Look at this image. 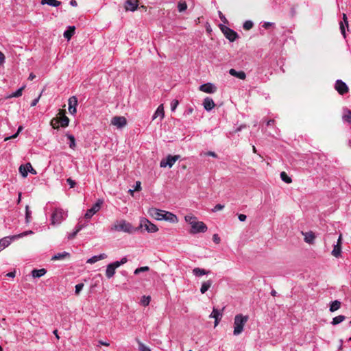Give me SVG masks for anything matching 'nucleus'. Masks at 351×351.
Returning <instances> with one entry per match:
<instances>
[{"label": "nucleus", "instance_id": "41", "mask_svg": "<svg viewBox=\"0 0 351 351\" xmlns=\"http://www.w3.org/2000/svg\"><path fill=\"white\" fill-rule=\"evenodd\" d=\"M25 86H22L18 90H16L15 92L12 93L10 95V97H19L22 95L23 90L24 89Z\"/></svg>", "mask_w": 351, "mask_h": 351}, {"label": "nucleus", "instance_id": "24", "mask_svg": "<svg viewBox=\"0 0 351 351\" xmlns=\"http://www.w3.org/2000/svg\"><path fill=\"white\" fill-rule=\"evenodd\" d=\"M210 272V271L209 270H206L199 267H195L192 271L193 274L196 277H200L204 275L208 274Z\"/></svg>", "mask_w": 351, "mask_h": 351}, {"label": "nucleus", "instance_id": "55", "mask_svg": "<svg viewBox=\"0 0 351 351\" xmlns=\"http://www.w3.org/2000/svg\"><path fill=\"white\" fill-rule=\"evenodd\" d=\"M254 23H243V28L246 30H250L253 27Z\"/></svg>", "mask_w": 351, "mask_h": 351}, {"label": "nucleus", "instance_id": "51", "mask_svg": "<svg viewBox=\"0 0 351 351\" xmlns=\"http://www.w3.org/2000/svg\"><path fill=\"white\" fill-rule=\"evenodd\" d=\"M87 225L86 224H77L75 228V230L79 232L80 230H82L83 228H84Z\"/></svg>", "mask_w": 351, "mask_h": 351}, {"label": "nucleus", "instance_id": "1", "mask_svg": "<svg viewBox=\"0 0 351 351\" xmlns=\"http://www.w3.org/2000/svg\"><path fill=\"white\" fill-rule=\"evenodd\" d=\"M185 221L191 226L190 232L191 234H197L199 232H205L208 228L202 221H198L197 217L192 215H186Z\"/></svg>", "mask_w": 351, "mask_h": 351}, {"label": "nucleus", "instance_id": "2", "mask_svg": "<svg viewBox=\"0 0 351 351\" xmlns=\"http://www.w3.org/2000/svg\"><path fill=\"white\" fill-rule=\"evenodd\" d=\"M248 319L249 317L247 315L242 314L235 315L234 319V335L238 336L243 331L244 326L248 321Z\"/></svg>", "mask_w": 351, "mask_h": 351}, {"label": "nucleus", "instance_id": "34", "mask_svg": "<svg viewBox=\"0 0 351 351\" xmlns=\"http://www.w3.org/2000/svg\"><path fill=\"white\" fill-rule=\"evenodd\" d=\"M59 122L62 127L65 128L69 125V119L66 116L64 115L60 118Z\"/></svg>", "mask_w": 351, "mask_h": 351}, {"label": "nucleus", "instance_id": "19", "mask_svg": "<svg viewBox=\"0 0 351 351\" xmlns=\"http://www.w3.org/2000/svg\"><path fill=\"white\" fill-rule=\"evenodd\" d=\"M137 0H126L125 3V8L126 10L134 11L138 8Z\"/></svg>", "mask_w": 351, "mask_h": 351}, {"label": "nucleus", "instance_id": "21", "mask_svg": "<svg viewBox=\"0 0 351 351\" xmlns=\"http://www.w3.org/2000/svg\"><path fill=\"white\" fill-rule=\"evenodd\" d=\"M164 116H165L164 108H163V105L161 104L157 108L156 112H154V114L152 117V119L154 120L156 118L160 117V121H162V119L164 118Z\"/></svg>", "mask_w": 351, "mask_h": 351}, {"label": "nucleus", "instance_id": "27", "mask_svg": "<svg viewBox=\"0 0 351 351\" xmlns=\"http://www.w3.org/2000/svg\"><path fill=\"white\" fill-rule=\"evenodd\" d=\"M213 281L211 280H208L207 281H204L202 283V286L200 288L201 293H205L212 286Z\"/></svg>", "mask_w": 351, "mask_h": 351}, {"label": "nucleus", "instance_id": "60", "mask_svg": "<svg viewBox=\"0 0 351 351\" xmlns=\"http://www.w3.org/2000/svg\"><path fill=\"white\" fill-rule=\"evenodd\" d=\"M238 218H239V221H245L246 220L247 217L244 214H240V215H239Z\"/></svg>", "mask_w": 351, "mask_h": 351}, {"label": "nucleus", "instance_id": "18", "mask_svg": "<svg viewBox=\"0 0 351 351\" xmlns=\"http://www.w3.org/2000/svg\"><path fill=\"white\" fill-rule=\"evenodd\" d=\"M203 106L206 111H210L215 106V104L212 98L207 97L204 99Z\"/></svg>", "mask_w": 351, "mask_h": 351}, {"label": "nucleus", "instance_id": "3", "mask_svg": "<svg viewBox=\"0 0 351 351\" xmlns=\"http://www.w3.org/2000/svg\"><path fill=\"white\" fill-rule=\"evenodd\" d=\"M112 231L124 232L127 233H132L134 231V228L132 224L125 220L121 219L117 221L110 228Z\"/></svg>", "mask_w": 351, "mask_h": 351}, {"label": "nucleus", "instance_id": "63", "mask_svg": "<svg viewBox=\"0 0 351 351\" xmlns=\"http://www.w3.org/2000/svg\"><path fill=\"white\" fill-rule=\"evenodd\" d=\"M98 343H99V345H98V346H99V345H102V346H108L110 345V343H109L108 342L104 341H102V340H99V341H98Z\"/></svg>", "mask_w": 351, "mask_h": 351}, {"label": "nucleus", "instance_id": "15", "mask_svg": "<svg viewBox=\"0 0 351 351\" xmlns=\"http://www.w3.org/2000/svg\"><path fill=\"white\" fill-rule=\"evenodd\" d=\"M199 90L206 93H214L217 90L216 86L212 83H206L202 84L199 88Z\"/></svg>", "mask_w": 351, "mask_h": 351}, {"label": "nucleus", "instance_id": "30", "mask_svg": "<svg viewBox=\"0 0 351 351\" xmlns=\"http://www.w3.org/2000/svg\"><path fill=\"white\" fill-rule=\"evenodd\" d=\"M41 4L58 7L61 4V2L58 0H41Z\"/></svg>", "mask_w": 351, "mask_h": 351}, {"label": "nucleus", "instance_id": "56", "mask_svg": "<svg viewBox=\"0 0 351 351\" xmlns=\"http://www.w3.org/2000/svg\"><path fill=\"white\" fill-rule=\"evenodd\" d=\"M149 302H150V298L149 297H147V298L144 297V299L142 300V303H143V304L144 306L149 305Z\"/></svg>", "mask_w": 351, "mask_h": 351}, {"label": "nucleus", "instance_id": "31", "mask_svg": "<svg viewBox=\"0 0 351 351\" xmlns=\"http://www.w3.org/2000/svg\"><path fill=\"white\" fill-rule=\"evenodd\" d=\"M66 136L69 140V147L71 148L72 149H75L76 147L75 136L70 134H66Z\"/></svg>", "mask_w": 351, "mask_h": 351}, {"label": "nucleus", "instance_id": "7", "mask_svg": "<svg viewBox=\"0 0 351 351\" xmlns=\"http://www.w3.org/2000/svg\"><path fill=\"white\" fill-rule=\"evenodd\" d=\"M104 204L102 199H98L96 203L88 210L84 215L86 219H90L95 213H97L101 208Z\"/></svg>", "mask_w": 351, "mask_h": 351}, {"label": "nucleus", "instance_id": "40", "mask_svg": "<svg viewBox=\"0 0 351 351\" xmlns=\"http://www.w3.org/2000/svg\"><path fill=\"white\" fill-rule=\"evenodd\" d=\"M23 126L20 125L18 128L17 132L14 134L10 136L5 137L4 141H7L9 139L16 138L18 136L19 134L23 130Z\"/></svg>", "mask_w": 351, "mask_h": 351}, {"label": "nucleus", "instance_id": "54", "mask_svg": "<svg viewBox=\"0 0 351 351\" xmlns=\"http://www.w3.org/2000/svg\"><path fill=\"white\" fill-rule=\"evenodd\" d=\"M77 233H78V232H77L75 230H74V231H73V232L69 233V234H68V239H74V238L75 237V236L77 235Z\"/></svg>", "mask_w": 351, "mask_h": 351}, {"label": "nucleus", "instance_id": "45", "mask_svg": "<svg viewBox=\"0 0 351 351\" xmlns=\"http://www.w3.org/2000/svg\"><path fill=\"white\" fill-rule=\"evenodd\" d=\"M343 120L348 123H351V111L348 110L347 113L343 115Z\"/></svg>", "mask_w": 351, "mask_h": 351}, {"label": "nucleus", "instance_id": "50", "mask_svg": "<svg viewBox=\"0 0 351 351\" xmlns=\"http://www.w3.org/2000/svg\"><path fill=\"white\" fill-rule=\"evenodd\" d=\"M213 240L217 244L219 243L220 241H221L220 237H219V235L217 234H213Z\"/></svg>", "mask_w": 351, "mask_h": 351}, {"label": "nucleus", "instance_id": "23", "mask_svg": "<svg viewBox=\"0 0 351 351\" xmlns=\"http://www.w3.org/2000/svg\"><path fill=\"white\" fill-rule=\"evenodd\" d=\"M302 234L304 236V241L306 243L308 244H313L314 243L315 236L313 232H302Z\"/></svg>", "mask_w": 351, "mask_h": 351}, {"label": "nucleus", "instance_id": "13", "mask_svg": "<svg viewBox=\"0 0 351 351\" xmlns=\"http://www.w3.org/2000/svg\"><path fill=\"white\" fill-rule=\"evenodd\" d=\"M69 111L70 114H75L77 112V99L75 96H72L69 99Z\"/></svg>", "mask_w": 351, "mask_h": 351}, {"label": "nucleus", "instance_id": "57", "mask_svg": "<svg viewBox=\"0 0 351 351\" xmlns=\"http://www.w3.org/2000/svg\"><path fill=\"white\" fill-rule=\"evenodd\" d=\"M40 96H41V94L36 99H34L32 103H31V106H36V104H38V102L39 101V99L40 98Z\"/></svg>", "mask_w": 351, "mask_h": 351}, {"label": "nucleus", "instance_id": "36", "mask_svg": "<svg viewBox=\"0 0 351 351\" xmlns=\"http://www.w3.org/2000/svg\"><path fill=\"white\" fill-rule=\"evenodd\" d=\"M280 178L283 182H285L287 184H289L292 182L291 178L289 176H288L285 171L280 173Z\"/></svg>", "mask_w": 351, "mask_h": 351}, {"label": "nucleus", "instance_id": "14", "mask_svg": "<svg viewBox=\"0 0 351 351\" xmlns=\"http://www.w3.org/2000/svg\"><path fill=\"white\" fill-rule=\"evenodd\" d=\"M162 217V220L173 223H176L178 222V217L171 212L164 210L163 215Z\"/></svg>", "mask_w": 351, "mask_h": 351}, {"label": "nucleus", "instance_id": "29", "mask_svg": "<svg viewBox=\"0 0 351 351\" xmlns=\"http://www.w3.org/2000/svg\"><path fill=\"white\" fill-rule=\"evenodd\" d=\"M332 255L336 258H339L341 254V246L339 244H335L331 252Z\"/></svg>", "mask_w": 351, "mask_h": 351}, {"label": "nucleus", "instance_id": "48", "mask_svg": "<svg viewBox=\"0 0 351 351\" xmlns=\"http://www.w3.org/2000/svg\"><path fill=\"white\" fill-rule=\"evenodd\" d=\"M223 208H224V205L218 204L212 209V211L214 213L217 212L219 210H222Z\"/></svg>", "mask_w": 351, "mask_h": 351}, {"label": "nucleus", "instance_id": "52", "mask_svg": "<svg viewBox=\"0 0 351 351\" xmlns=\"http://www.w3.org/2000/svg\"><path fill=\"white\" fill-rule=\"evenodd\" d=\"M66 182L70 186V188H73L76 184L75 182L73 180H72L71 178L66 179Z\"/></svg>", "mask_w": 351, "mask_h": 351}, {"label": "nucleus", "instance_id": "25", "mask_svg": "<svg viewBox=\"0 0 351 351\" xmlns=\"http://www.w3.org/2000/svg\"><path fill=\"white\" fill-rule=\"evenodd\" d=\"M75 26H69L67 29L64 31L63 36L64 37L69 40L73 35L75 34Z\"/></svg>", "mask_w": 351, "mask_h": 351}, {"label": "nucleus", "instance_id": "10", "mask_svg": "<svg viewBox=\"0 0 351 351\" xmlns=\"http://www.w3.org/2000/svg\"><path fill=\"white\" fill-rule=\"evenodd\" d=\"M147 213L151 217L156 220L161 221L162 219V216L163 215L164 210L156 208H149Z\"/></svg>", "mask_w": 351, "mask_h": 351}, {"label": "nucleus", "instance_id": "11", "mask_svg": "<svg viewBox=\"0 0 351 351\" xmlns=\"http://www.w3.org/2000/svg\"><path fill=\"white\" fill-rule=\"evenodd\" d=\"M335 88L340 95H344L348 92L347 84L341 80L336 81Z\"/></svg>", "mask_w": 351, "mask_h": 351}, {"label": "nucleus", "instance_id": "53", "mask_svg": "<svg viewBox=\"0 0 351 351\" xmlns=\"http://www.w3.org/2000/svg\"><path fill=\"white\" fill-rule=\"evenodd\" d=\"M205 156H212L213 158H217V155L212 151L207 152L204 154Z\"/></svg>", "mask_w": 351, "mask_h": 351}, {"label": "nucleus", "instance_id": "4", "mask_svg": "<svg viewBox=\"0 0 351 351\" xmlns=\"http://www.w3.org/2000/svg\"><path fill=\"white\" fill-rule=\"evenodd\" d=\"M67 217V213L63 209L56 208L51 217V223L53 226L60 225Z\"/></svg>", "mask_w": 351, "mask_h": 351}, {"label": "nucleus", "instance_id": "64", "mask_svg": "<svg viewBox=\"0 0 351 351\" xmlns=\"http://www.w3.org/2000/svg\"><path fill=\"white\" fill-rule=\"evenodd\" d=\"M274 123V119H269L267 121V126H270L271 125H273Z\"/></svg>", "mask_w": 351, "mask_h": 351}, {"label": "nucleus", "instance_id": "9", "mask_svg": "<svg viewBox=\"0 0 351 351\" xmlns=\"http://www.w3.org/2000/svg\"><path fill=\"white\" fill-rule=\"evenodd\" d=\"M19 172L23 178L27 177L28 172L36 175V171L32 167L30 163H27L25 165H21L19 167Z\"/></svg>", "mask_w": 351, "mask_h": 351}, {"label": "nucleus", "instance_id": "44", "mask_svg": "<svg viewBox=\"0 0 351 351\" xmlns=\"http://www.w3.org/2000/svg\"><path fill=\"white\" fill-rule=\"evenodd\" d=\"M138 349L140 351H151V350L149 347L144 345L140 341H138Z\"/></svg>", "mask_w": 351, "mask_h": 351}, {"label": "nucleus", "instance_id": "39", "mask_svg": "<svg viewBox=\"0 0 351 351\" xmlns=\"http://www.w3.org/2000/svg\"><path fill=\"white\" fill-rule=\"evenodd\" d=\"M339 24H340L341 33L343 35V38H346V29L348 30L349 23H339Z\"/></svg>", "mask_w": 351, "mask_h": 351}, {"label": "nucleus", "instance_id": "26", "mask_svg": "<svg viewBox=\"0 0 351 351\" xmlns=\"http://www.w3.org/2000/svg\"><path fill=\"white\" fill-rule=\"evenodd\" d=\"M229 73L231 75L234 76L236 77H238V78H239L241 80H245V77H246V75H245V72H243V71H237L234 69H231L229 71Z\"/></svg>", "mask_w": 351, "mask_h": 351}, {"label": "nucleus", "instance_id": "5", "mask_svg": "<svg viewBox=\"0 0 351 351\" xmlns=\"http://www.w3.org/2000/svg\"><path fill=\"white\" fill-rule=\"evenodd\" d=\"M219 27L227 39L231 42L236 40L238 36L237 33L227 27L226 23H219Z\"/></svg>", "mask_w": 351, "mask_h": 351}, {"label": "nucleus", "instance_id": "38", "mask_svg": "<svg viewBox=\"0 0 351 351\" xmlns=\"http://www.w3.org/2000/svg\"><path fill=\"white\" fill-rule=\"evenodd\" d=\"M32 211L29 210V206H25V221L29 223L32 219Z\"/></svg>", "mask_w": 351, "mask_h": 351}, {"label": "nucleus", "instance_id": "46", "mask_svg": "<svg viewBox=\"0 0 351 351\" xmlns=\"http://www.w3.org/2000/svg\"><path fill=\"white\" fill-rule=\"evenodd\" d=\"M128 261L127 257H123L119 261H114V264L119 267L121 265L126 263Z\"/></svg>", "mask_w": 351, "mask_h": 351}, {"label": "nucleus", "instance_id": "17", "mask_svg": "<svg viewBox=\"0 0 351 351\" xmlns=\"http://www.w3.org/2000/svg\"><path fill=\"white\" fill-rule=\"evenodd\" d=\"M14 239H16V238H13V236L6 237L0 239V252L9 246L12 241Z\"/></svg>", "mask_w": 351, "mask_h": 351}, {"label": "nucleus", "instance_id": "22", "mask_svg": "<svg viewBox=\"0 0 351 351\" xmlns=\"http://www.w3.org/2000/svg\"><path fill=\"white\" fill-rule=\"evenodd\" d=\"M106 258H107V254H106L105 253H102L99 255H95V256L90 257V258H88L86 261V263H89V264H93L100 260H103Z\"/></svg>", "mask_w": 351, "mask_h": 351}, {"label": "nucleus", "instance_id": "12", "mask_svg": "<svg viewBox=\"0 0 351 351\" xmlns=\"http://www.w3.org/2000/svg\"><path fill=\"white\" fill-rule=\"evenodd\" d=\"M111 124L118 128H122L127 124L126 119L124 117H114L111 120Z\"/></svg>", "mask_w": 351, "mask_h": 351}, {"label": "nucleus", "instance_id": "28", "mask_svg": "<svg viewBox=\"0 0 351 351\" xmlns=\"http://www.w3.org/2000/svg\"><path fill=\"white\" fill-rule=\"evenodd\" d=\"M47 273V270L44 268L40 269H33L32 275L34 278H40Z\"/></svg>", "mask_w": 351, "mask_h": 351}, {"label": "nucleus", "instance_id": "37", "mask_svg": "<svg viewBox=\"0 0 351 351\" xmlns=\"http://www.w3.org/2000/svg\"><path fill=\"white\" fill-rule=\"evenodd\" d=\"M345 319L344 315H338L332 319V324L337 325L342 322Z\"/></svg>", "mask_w": 351, "mask_h": 351}, {"label": "nucleus", "instance_id": "59", "mask_svg": "<svg viewBox=\"0 0 351 351\" xmlns=\"http://www.w3.org/2000/svg\"><path fill=\"white\" fill-rule=\"evenodd\" d=\"M5 62V56L4 54L0 51V66L2 65Z\"/></svg>", "mask_w": 351, "mask_h": 351}, {"label": "nucleus", "instance_id": "16", "mask_svg": "<svg viewBox=\"0 0 351 351\" xmlns=\"http://www.w3.org/2000/svg\"><path fill=\"white\" fill-rule=\"evenodd\" d=\"M117 268H118V267L114 264V262L107 265L106 269V276L108 279L113 277Z\"/></svg>", "mask_w": 351, "mask_h": 351}, {"label": "nucleus", "instance_id": "62", "mask_svg": "<svg viewBox=\"0 0 351 351\" xmlns=\"http://www.w3.org/2000/svg\"><path fill=\"white\" fill-rule=\"evenodd\" d=\"M219 15L222 22H228L225 16L220 11L219 12Z\"/></svg>", "mask_w": 351, "mask_h": 351}, {"label": "nucleus", "instance_id": "49", "mask_svg": "<svg viewBox=\"0 0 351 351\" xmlns=\"http://www.w3.org/2000/svg\"><path fill=\"white\" fill-rule=\"evenodd\" d=\"M178 105V100L172 101V102L171 103V110L172 111H174L176 109Z\"/></svg>", "mask_w": 351, "mask_h": 351}, {"label": "nucleus", "instance_id": "20", "mask_svg": "<svg viewBox=\"0 0 351 351\" xmlns=\"http://www.w3.org/2000/svg\"><path fill=\"white\" fill-rule=\"evenodd\" d=\"M222 317V314L217 308H213L210 317L215 319V326H217L219 324V320Z\"/></svg>", "mask_w": 351, "mask_h": 351}, {"label": "nucleus", "instance_id": "6", "mask_svg": "<svg viewBox=\"0 0 351 351\" xmlns=\"http://www.w3.org/2000/svg\"><path fill=\"white\" fill-rule=\"evenodd\" d=\"M180 158V155H168L165 158L161 160L160 167L162 168H165L167 167L171 168Z\"/></svg>", "mask_w": 351, "mask_h": 351}, {"label": "nucleus", "instance_id": "43", "mask_svg": "<svg viewBox=\"0 0 351 351\" xmlns=\"http://www.w3.org/2000/svg\"><path fill=\"white\" fill-rule=\"evenodd\" d=\"M33 234V231L32 230H27V231H25L19 234H17V235H14L13 236V238H16V239H19V238H21V237H23L25 236H27L29 234Z\"/></svg>", "mask_w": 351, "mask_h": 351}, {"label": "nucleus", "instance_id": "61", "mask_svg": "<svg viewBox=\"0 0 351 351\" xmlns=\"http://www.w3.org/2000/svg\"><path fill=\"white\" fill-rule=\"evenodd\" d=\"M59 122L58 120H52L51 122V125L53 126V128H58V125H57V123Z\"/></svg>", "mask_w": 351, "mask_h": 351}, {"label": "nucleus", "instance_id": "8", "mask_svg": "<svg viewBox=\"0 0 351 351\" xmlns=\"http://www.w3.org/2000/svg\"><path fill=\"white\" fill-rule=\"evenodd\" d=\"M140 228H144L147 232L152 233L156 232L158 230V227L155 224L145 218L141 219Z\"/></svg>", "mask_w": 351, "mask_h": 351}, {"label": "nucleus", "instance_id": "32", "mask_svg": "<svg viewBox=\"0 0 351 351\" xmlns=\"http://www.w3.org/2000/svg\"><path fill=\"white\" fill-rule=\"evenodd\" d=\"M69 256V254L68 252H64L62 253H58L52 256L51 260L56 261V260H62L64 259L66 256Z\"/></svg>", "mask_w": 351, "mask_h": 351}, {"label": "nucleus", "instance_id": "33", "mask_svg": "<svg viewBox=\"0 0 351 351\" xmlns=\"http://www.w3.org/2000/svg\"><path fill=\"white\" fill-rule=\"evenodd\" d=\"M341 306V302L338 300H335L332 302L330 306V311L331 312H334L337 310H338Z\"/></svg>", "mask_w": 351, "mask_h": 351}, {"label": "nucleus", "instance_id": "42", "mask_svg": "<svg viewBox=\"0 0 351 351\" xmlns=\"http://www.w3.org/2000/svg\"><path fill=\"white\" fill-rule=\"evenodd\" d=\"M149 270V268L147 266L141 267L135 269L134 274L137 275L139 274L141 272L147 271Z\"/></svg>", "mask_w": 351, "mask_h": 351}, {"label": "nucleus", "instance_id": "58", "mask_svg": "<svg viewBox=\"0 0 351 351\" xmlns=\"http://www.w3.org/2000/svg\"><path fill=\"white\" fill-rule=\"evenodd\" d=\"M141 183L140 181H137L135 183V186H134V190L135 191H140L141 189Z\"/></svg>", "mask_w": 351, "mask_h": 351}, {"label": "nucleus", "instance_id": "35", "mask_svg": "<svg viewBox=\"0 0 351 351\" xmlns=\"http://www.w3.org/2000/svg\"><path fill=\"white\" fill-rule=\"evenodd\" d=\"M187 9V5L185 1H180L178 3V10L180 12H183Z\"/></svg>", "mask_w": 351, "mask_h": 351}, {"label": "nucleus", "instance_id": "47", "mask_svg": "<svg viewBox=\"0 0 351 351\" xmlns=\"http://www.w3.org/2000/svg\"><path fill=\"white\" fill-rule=\"evenodd\" d=\"M83 287H84V284L83 283H79V284L76 285L75 287V294L78 295L80 293V291L82 290Z\"/></svg>", "mask_w": 351, "mask_h": 351}]
</instances>
